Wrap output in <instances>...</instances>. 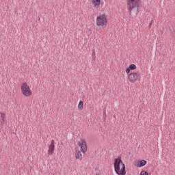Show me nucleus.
Here are the masks:
<instances>
[{"label":"nucleus","mask_w":175,"mask_h":175,"mask_svg":"<svg viewBox=\"0 0 175 175\" xmlns=\"http://www.w3.org/2000/svg\"><path fill=\"white\" fill-rule=\"evenodd\" d=\"M127 10L129 15L132 14V12L136 14L139 13V9H140V1L139 0H127Z\"/></svg>","instance_id":"obj_1"},{"label":"nucleus","mask_w":175,"mask_h":175,"mask_svg":"<svg viewBox=\"0 0 175 175\" xmlns=\"http://www.w3.org/2000/svg\"><path fill=\"white\" fill-rule=\"evenodd\" d=\"M114 170L118 175H125L126 171H125V164L122 162L121 159H116L114 163Z\"/></svg>","instance_id":"obj_2"},{"label":"nucleus","mask_w":175,"mask_h":175,"mask_svg":"<svg viewBox=\"0 0 175 175\" xmlns=\"http://www.w3.org/2000/svg\"><path fill=\"white\" fill-rule=\"evenodd\" d=\"M96 25L98 27H103L106 28L107 27V15L103 14L96 17Z\"/></svg>","instance_id":"obj_3"},{"label":"nucleus","mask_w":175,"mask_h":175,"mask_svg":"<svg viewBox=\"0 0 175 175\" xmlns=\"http://www.w3.org/2000/svg\"><path fill=\"white\" fill-rule=\"evenodd\" d=\"M21 90L24 96L28 97L32 95L31 88H29V86H28V84H27V83H22Z\"/></svg>","instance_id":"obj_4"},{"label":"nucleus","mask_w":175,"mask_h":175,"mask_svg":"<svg viewBox=\"0 0 175 175\" xmlns=\"http://www.w3.org/2000/svg\"><path fill=\"white\" fill-rule=\"evenodd\" d=\"M139 77H140L139 72H132V73H130L128 76L129 80H130L133 83H135V81H137V80H139Z\"/></svg>","instance_id":"obj_5"},{"label":"nucleus","mask_w":175,"mask_h":175,"mask_svg":"<svg viewBox=\"0 0 175 175\" xmlns=\"http://www.w3.org/2000/svg\"><path fill=\"white\" fill-rule=\"evenodd\" d=\"M78 146H79V147L81 148V150L83 154H85V152H87L88 148H87V142H85V140L81 139L78 142Z\"/></svg>","instance_id":"obj_6"},{"label":"nucleus","mask_w":175,"mask_h":175,"mask_svg":"<svg viewBox=\"0 0 175 175\" xmlns=\"http://www.w3.org/2000/svg\"><path fill=\"white\" fill-rule=\"evenodd\" d=\"M54 150H55V146L54 145V139H52L49 146L48 155H53L54 154Z\"/></svg>","instance_id":"obj_7"},{"label":"nucleus","mask_w":175,"mask_h":175,"mask_svg":"<svg viewBox=\"0 0 175 175\" xmlns=\"http://www.w3.org/2000/svg\"><path fill=\"white\" fill-rule=\"evenodd\" d=\"M75 158L76 159H79V161H81V159H83V154H81V151L79 150L77 148H76Z\"/></svg>","instance_id":"obj_8"},{"label":"nucleus","mask_w":175,"mask_h":175,"mask_svg":"<svg viewBox=\"0 0 175 175\" xmlns=\"http://www.w3.org/2000/svg\"><path fill=\"white\" fill-rule=\"evenodd\" d=\"M146 165H147V161L141 160L137 162V167H143V166H146Z\"/></svg>","instance_id":"obj_9"},{"label":"nucleus","mask_w":175,"mask_h":175,"mask_svg":"<svg viewBox=\"0 0 175 175\" xmlns=\"http://www.w3.org/2000/svg\"><path fill=\"white\" fill-rule=\"evenodd\" d=\"M94 8H99L100 6V0H92Z\"/></svg>","instance_id":"obj_10"},{"label":"nucleus","mask_w":175,"mask_h":175,"mask_svg":"<svg viewBox=\"0 0 175 175\" xmlns=\"http://www.w3.org/2000/svg\"><path fill=\"white\" fill-rule=\"evenodd\" d=\"M0 116V122L1 124H3L5 122V117L6 116V113H5V112H1Z\"/></svg>","instance_id":"obj_11"},{"label":"nucleus","mask_w":175,"mask_h":175,"mask_svg":"<svg viewBox=\"0 0 175 175\" xmlns=\"http://www.w3.org/2000/svg\"><path fill=\"white\" fill-rule=\"evenodd\" d=\"M83 107H84V103H83V101H80L78 105V109H79V110H83Z\"/></svg>","instance_id":"obj_12"},{"label":"nucleus","mask_w":175,"mask_h":175,"mask_svg":"<svg viewBox=\"0 0 175 175\" xmlns=\"http://www.w3.org/2000/svg\"><path fill=\"white\" fill-rule=\"evenodd\" d=\"M129 68L131 69V70H135V69H136V65L131 64Z\"/></svg>","instance_id":"obj_13"},{"label":"nucleus","mask_w":175,"mask_h":175,"mask_svg":"<svg viewBox=\"0 0 175 175\" xmlns=\"http://www.w3.org/2000/svg\"><path fill=\"white\" fill-rule=\"evenodd\" d=\"M140 175H148V173L146 171H142Z\"/></svg>","instance_id":"obj_14"},{"label":"nucleus","mask_w":175,"mask_h":175,"mask_svg":"<svg viewBox=\"0 0 175 175\" xmlns=\"http://www.w3.org/2000/svg\"><path fill=\"white\" fill-rule=\"evenodd\" d=\"M152 23H154L153 20H152L149 24V26H148L149 29H151V27H152Z\"/></svg>","instance_id":"obj_15"},{"label":"nucleus","mask_w":175,"mask_h":175,"mask_svg":"<svg viewBox=\"0 0 175 175\" xmlns=\"http://www.w3.org/2000/svg\"><path fill=\"white\" fill-rule=\"evenodd\" d=\"M126 73L127 74L131 73V68L129 67L126 69Z\"/></svg>","instance_id":"obj_16"},{"label":"nucleus","mask_w":175,"mask_h":175,"mask_svg":"<svg viewBox=\"0 0 175 175\" xmlns=\"http://www.w3.org/2000/svg\"><path fill=\"white\" fill-rule=\"evenodd\" d=\"M173 36H175L174 33H173Z\"/></svg>","instance_id":"obj_17"},{"label":"nucleus","mask_w":175,"mask_h":175,"mask_svg":"<svg viewBox=\"0 0 175 175\" xmlns=\"http://www.w3.org/2000/svg\"><path fill=\"white\" fill-rule=\"evenodd\" d=\"M174 32H175V30H174Z\"/></svg>","instance_id":"obj_18"}]
</instances>
